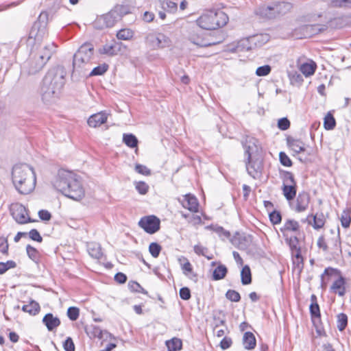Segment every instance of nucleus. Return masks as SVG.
Listing matches in <instances>:
<instances>
[{
    "mask_svg": "<svg viewBox=\"0 0 351 351\" xmlns=\"http://www.w3.org/2000/svg\"><path fill=\"white\" fill-rule=\"evenodd\" d=\"M53 187L63 195L79 201L85 195L81 178L73 171L61 169L52 181Z\"/></svg>",
    "mask_w": 351,
    "mask_h": 351,
    "instance_id": "1",
    "label": "nucleus"
},
{
    "mask_svg": "<svg viewBox=\"0 0 351 351\" xmlns=\"http://www.w3.org/2000/svg\"><path fill=\"white\" fill-rule=\"evenodd\" d=\"M66 72L62 66L48 71L41 86L42 99L45 104L55 102L60 96L65 84Z\"/></svg>",
    "mask_w": 351,
    "mask_h": 351,
    "instance_id": "2",
    "label": "nucleus"
},
{
    "mask_svg": "<svg viewBox=\"0 0 351 351\" xmlns=\"http://www.w3.org/2000/svg\"><path fill=\"white\" fill-rule=\"evenodd\" d=\"M12 180L16 190L23 195L32 192L36 183L35 173L27 164H17L13 167Z\"/></svg>",
    "mask_w": 351,
    "mask_h": 351,
    "instance_id": "3",
    "label": "nucleus"
},
{
    "mask_svg": "<svg viewBox=\"0 0 351 351\" xmlns=\"http://www.w3.org/2000/svg\"><path fill=\"white\" fill-rule=\"evenodd\" d=\"M94 51V46L90 43H85L80 47L73 56V73L85 75L90 70Z\"/></svg>",
    "mask_w": 351,
    "mask_h": 351,
    "instance_id": "4",
    "label": "nucleus"
},
{
    "mask_svg": "<svg viewBox=\"0 0 351 351\" xmlns=\"http://www.w3.org/2000/svg\"><path fill=\"white\" fill-rule=\"evenodd\" d=\"M228 21V16L222 11L214 9L205 10L197 19L196 24L206 30H215L224 26Z\"/></svg>",
    "mask_w": 351,
    "mask_h": 351,
    "instance_id": "5",
    "label": "nucleus"
},
{
    "mask_svg": "<svg viewBox=\"0 0 351 351\" xmlns=\"http://www.w3.org/2000/svg\"><path fill=\"white\" fill-rule=\"evenodd\" d=\"M56 47L54 43H49L37 51H32L25 63V66L28 67V73L34 74L40 71L51 58Z\"/></svg>",
    "mask_w": 351,
    "mask_h": 351,
    "instance_id": "6",
    "label": "nucleus"
},
{
    "mask_svg": "<svg viewBox=\"0 0 351 351\" xmlns=\"http://www.w3.org/2000/svg\"><path fill=\"white\" fill-rule=\"evenodd\" d=\"M145 42L146 45L153 50L169 47L171 45L170 38L159 32H152L147 34Z\"/></svg>",
    "mask_w": 351,
    "mask_h": 351,
    "instance_id": "7",
    "label": "nucleus"
},
{
    "mask_svg": "<svg viewBox=\"0 0 351 351\" xmlns=\"http://www.w3.org/2000/svg\"><path fill=\"white\" fill-rule=\"evenodd\" d=\"M337 275L335 278L330 287L331 292L338 294L339 296H343L346 294V280L345 278L339 275V272L337 269L327 268L325 269L324 273L322 275V287L323 288L326 287V282L324 281V276L328 275L332 276L335 274Z\"/></svg>",
    "mask_w": 351,
    "mask_h": 351,
    "instance_id": "8",
    "label": "nucleus"
},
{
    "mask_svg": "<svg viewBox=\"0 0 351 351\" xmlns=\"http://www.w3.org/2000/svg\"><path fill=\"white\" fill-rule=\"evenodd\" d=\"M46 16V14L41 13L38 17V20L33 24L29 34V43H32V41L39 43L44 38L47 32L46 26L44 22H40V20Z\"/></svg>",
    "mask_w": 351,
    "mask_h": 351,
    "instance_id": "9",
    "label": "nucleus"
},
{
    "mask_svg": "<svg viewBox=\"0 0 351 351\" xmlns=\"http://www.w3.org/2000/svg\"><path fill=\"white\" fill-rule=\"evenodd\" d=\"M119 21V16L112 9L107 14L97 16L93 23V25L98 29L111 27Z\"/></svg>",
    "mask_w": 351,
    "mask_h": 351,
    "instance_id": "10",
    "label": "nucleus"
},
{
    "mask_svg": "<svg viewBox=\"0 0 351 351\" xmlns=\"http://www.w3.org/2000/svg\"><path fill=\"white\" fill-rule=\"evenodd\" d=\"M10 212L13 219L18 223L25 224L31 222L27 209L19 203L12 204L10 206Z\"/></svg>",
    "mask_w": 351,
    "mask_h": 351,
    "instance_id": "11",
    "label": "nucleus"
},
{
    "mask_svg": "<svg viewBox=\"0 0 351 351\" xmlns=\"http://www.w3.org/2000/svg\"><path fill=\"white\" fill-rule=\"evenodd\" d=\"M160 224V219L154 215L143 217L138 221V226L151 234L159 230Z\"/></svg>",
    "mask_w": 351,
    "mask_h": 351,
    "instance_id": "12",
    "label": "nucleus"
},
{
    "mask_svg": "<svg viewBox=\"0 0 351 351\" xmlns=\"http://www.w3.org/2000/svg\"><path fill=\"white\" fill-rule=\"evenodd\" d=\"M309 202V195L307 193L302 191L299 193L294 202H290V207L296 213H302L307 210Z\"/></svg>",
    "mask_w": 351,
    "mask_h": 351,
    "instance_id": "13",
    "label": "nucleus"
},
{
    "mask_svg": "<svg viewBox=\"0 0 351 351\" xmlns=\"http://www.w3.org/2000/svg\"><path fill=\"white\" fill-rule=\"evenodd\" d=\"M182 206L193 213L198 212L199 202L195 196L191 194H186L180 199Z\"/></svg>",
    "mask_w": 351,
    "mask_h": 351,
    "instance_id": "14",
    "label": "nucleus"
},
{
    "mask_svg": "<svg viewBox=\"0 0 351 351\" xmlns=\"http://www.w3.org/2000/svg\"><path fill=\"white\" fill-rule=\"evenodd\" d=\"M246 169L248 174L254 178H258L262 170L261 162L258 159L253 160L251 158L247 160Z\"/></svg>",
    "mask_w": 351,
    "mask_h": 351,
    "instance_id": "15",
    "label": "nucleus"
},
{
    "mask_svg": "<svg viewBox=\"0 0 351 351\" xmlns=\"http://www.w3.org/2000/svg\"><path fill=\"white\" fill-rule=\"evenodd\" d=\"M258 141L254 137H247L244 143L245 154L247 156V159L250 160L258 151Z\"/></svg>",
    "mask_w": 351,
    "mask_h": 351,
    "instance_id": "16",
    "label": "nucleus"
},
{
    "mask_svg": "<svg viewBox=\"0 0 351 351\" xmlns=\"http://www.w3.org/2000/svg\"><path fill=\"white\" fill-rule=\"evenodd\" d=\"M108 114L105 111H101L98 113L91 115L88 121V125L91 128H97L105 123L107 121Z\"/></svg>",
    "mask_w": 351,
    "mask_h": 351,
    "instance_id": "17",
    "label": "nucleus"
},
{
    "mask_svg": "<svg viewBox=\"0 0 351 351\" xmlns=\"http://www.w3.org/2000/svg\"><path fill=\"white\" fill-rule=\"evenodd\" d=\"M298 69L306 77H308L315 73L317 64L313 60H308L305 62L300 63L298 65Z\"/></svg>",
    "mask_w": 351,
    "mask_h": 351,
    "instance_id": "18",
    "label": "nucleus"
},
{
    "mask_svg": "<svg viewBox=\"0 0 351 351\" xmlns=\"http://www.w3.org/2000/svg\"><path fill=\"white\" fill-rule=\"evenodd\" d=\"M287 143L289 147L295 154H298L305 151L304 143L300 139H296L292 137H288L287 138Z\"/></svg>",
    "mask_w": 351,
    "mask_h": 351,
    "instance_id": "19",
    "label": "nucleus"
},
{
    "mask_svg": "<svg viewBox=\"0 0 351 351\" xmlns=\"http://www.w3.org/2000/svg\"><path fill=\"white\" fill-rule=\"evenodd\" d=\"M256 14L261 18L271 19L276 17L275 12L272 3L268 5H263L260 6L256 10Z\"/></svg>",
    "mask_w": 351,
    "mask_h": 351,
    "instance_id": "20",
    "label": "nucleus"
},
{
    "mask_svg": "<svg viewBox=\"0 0 351 351\" xmlns=\"http://www.w3.org/2000/svg\"><path fill=\"white\" fill-rule=\"evenodd\" d=\"M43 322L49 331H52L60 324V319L53 316L52 313L46 314L43 319Z\"/></svg>",
    "mask_w": 351,
    "mask_h": 351,
    "instance_id": "21",
    "label": "nucleus"
},
{
    "mask_svg": "<svg viewBox=\"0 0 351 351\" xmlns=\"http://www.w3.org/2000/svg\"><path fill=\"white\" fill-rule=\"evenodd\" d=\"M274 12H275L276 17L280 14H285L289 12L292 5L289 3L286 2H275L272 3Z\"/></svg>",
    "mask_w": 351,
    "mask_h": 351,
    "instance_id": "22",
    "label": "nucleus"
},
{
    "mask_svg": "<svg viewBox=\"0 0 351 351\" xmlns=\"http://www.w3.org/2000/svg\"><path fill=\"white\" fill-rule=\"evenodd\" d=\"M86 332L92 337H97L99 339H102L104 337L106 338L111 337L110 333L106 330H102L99 326H90L88 328L86 329Z\"/></svg>",
    "mask_w": 351,
    "mask_h": 351,
    "instance_id": "23",
    "label": "nucleus"
},
{
    "mask_svg": "<svg viewBox=\"0 0 351 351\" xmlns=\"http://www.w3.org/2000/svg\"><path fill=\"white\" fill-rule=\"evenodd\" d=\"M292 261H293V270L300 274L303 267L304 262L303 258L301 255V252L295 251L294 254H292Z\"/></svg>",
    "mask_w": 351,
    "mask_h": 351,
    "instance_id": "24",
    "label": "nucleus"
},
{
    "mask_svg": "<svg viewBox=\"0 0 351 351\" xmlns=\"http://www.w3.org/2000/svg\"><path fill=\"white\" fill-rule=\"evenodd\" d=\"M280 177L282 180V186H297L293 173L287 171H280Z\"/></svg>",
    "mask_w": 351,
    "mask_h": 351,
    "instance_id": "25",
    "label": "nucleus"
},
{
    "mask_svg": "<svg viewBox=\"0 0 351 351\" xmlns=\"http://www.w3.org/2000/svg\"><path fill=\"white\" fill-rule=\"evenodd\" d=\"M160 7L165 12L174 14L178 10V4L171 0H158Z\"/></svg>",
    "mask_w": 351,
    "mask_h": 351,
    "instance_id": "26",
    "label": "nucleus"
},
{
    "mask_svg": "<svg viewBox=\"0 0 351 351\" xmlns=\"http://www.w3.org/2000/svg\"><path fill=\"white\" fill-rule=\"evenodd\" d=\"M307 22L318 23L319 22H326V17L322 12H309L304 16Z\"/></svg>",
    "mask_w": 351,
    "mask_h": 351,
    "instance_id": "27",
    "label": "nucleus"
},
{
    "mask_svg": "<svg viewBox=\"0 0 351 351\" xmlns=\"http://www.w3.org/2000/svg\"><path fill=\"white\" fill-rule=\"evenodd\" d=\"M243 342L244 348L246 350H252L256 345L255 336L251 332H245L243 338Z\"/></svg>",
    "mask_w": 351,
    "mask_h": 351,
    "instance_id": "28",
    "label": "nucleus"
},
{
    "mask_svg": "<svg viewBox=\"0 0 351 351\" xmlns=\"http://www.w3.org/2000/svg\"><path fill=\"white\" fill-rule=\"evenodd\" d=\"M311 217H313V223H312L309 221V223L311 224L315 229L319 230L324 227L326 219L323 213H316L315 215H308L307 219H309Z\"/></svg>",
    "mask_w": 351,
    "mask_h": 351,
    "instance_id": "29",
    "label": "nucleus"
},
{
    "mask_svg": "<svg viewBox=\"0 0 351 351\" xmlns=\"http://www.w3.org/2000/svg\"><path fill=\"white\" fill-rule=\"evenodd\" d=\"M188 39L191 43L199 47H208L211 45L210 43L206 42L201 36L195 32L190 33Z\"/></svg>",
    "mask_w": 351,
    "mask_h": 351,
    "instance_id": "30",
    "label": "nucleus"
},
{
    "mask_svg": "<svg viewBox=\"0 0 351 351\" xmlns=\"http://www.w3.org/2000/svg\"><path fill=\"white\" fill-rule=\"evenodd\" d=\"M88 252L90 256L96 259H100L103 253L100 245L97 243H90L88 245Z\"/></svg>",
    "mask_w": 351,
    "mask_h": 351,
    "instance_id": "31",
    "label": "nucleus"
},
{
    "mask_svg": "<svg viewBox=\"0 0 351 351\" xmlns=\"http://www.w3.org/2000/svg\"><path fill=\"white\" fill-rule=\"evenodd\" d=\"M282 193L289 202L293 200L297 193V186H282Z\"/></svg>",
    "mask_w": 351,
    "mask_h": 351,
    "instance_id": "32",
    "label": "nucleus"
},
{
    "mask_svg": "<svg viewBox=\"0 0 351 351\" xmlns=\"http://www.w3.org/2000/svg\"><path fill=\"white\" fill-rule=\"evenodd\" d=\"M24 312L28 313L29 315H35L40 311V306L38 303L32 300L29 304H25L22 307Z\"/></svg>",
    "mask_w": 351,
    "mask_h": 351,
    "instance_id": "33",
    "label": "nucleus"
},
{
    "mask_svg": "<svg viewBox=\"0 0 351 351\" xmlns=\"http://www.w3.org/2000/svg\"><path fill=\"white\" fill-rule=\"evenodd\" d=\"M166 346L168 351H178L182 349V342L180 339L174 337L171 340L167 341Z\"/></svg>",
    "mask_w": 351,
    "mask_h": 351,
    "instance_id": "34",
    "label": "nucleus"
},
{
    "mask_svg": "<svg viewBox=\"0 0 351 351\" xmlns=\"http://www.w3.org/2000/svg\"><path fill=\"white\" fill-rule=\"evenodd\" d=\"M178 261L180 263L183 274L185 276H189L193 272V267L189 260L186 258L182 256L178 259Z\"/></svg>",
    "mask_w": 351,
    "mask_h": 351,
    "instance_id": "35",
    "label": "nucleus"
},
{
    "mask_svg": "<svg viewBox=\"0 0 351 351\" xmlns=\"http://www.w3.org/2000/svg\"><path fill=\"white\" fill-rule=\"evenodd\" d=\"M227 271V267L224 265L220 264L214 269L213 278L215 280H221L226 276Z\"/></svg>",
    "mask_w": 351,
    "mask_h": 351,
    "instance_id": "36",
    "label": "nucleus"
},
{
    "mask_svg": "<svg viewBox=\"0 0 351 351\" xmlns=\"http://www.w3.org/2000/svg\"><path fill=\"white\" fill-rule=\"evenodd\" d=\"M123 141L130 148L136 147L138 145V139L132 134H124L123 136Z\"/></svg>",
    "mask_w": 351,
    "mask_h": 351,
    "instance_id": "37",
    "label": "nucleus"
},
{
    "mask_svg": "<svg viewBox=\"0 0 351 351\" xmlns=\"http://www.w3.org/2000/svg\"><path fill=\"white\" fill-rule=\"evenodd\" d=\"M241 282L243 285H249L252 282L250 269L247 265L243 267L241 272Z\"/></svg>",
    "mask_w": 351,
    "mask_h": 351,
    "instance_id": "38",
    "label": "nucleus"
},
{
    "mask_svg": "<svg viewBox=\"0 0 351 351\" xmlns=\"http://www.w3.org/2000/svg\"><path fill=\"white\" fill-rule=\"evenodd\" d=\"M134 36V32L130 29H120L117 34V37L119 40H129Z\"/></svg>",
    "mask_w": 351,
    "mask_h": 351,
    "instance_id": "39",
    "label": "nucleus"
},
{
    "mask_svg": "<svg viewBox=\"0 0 351 351\" xmlns=\"http://www.w3.org/2000/svg\"><path fill=\"white\" fill-rule=\"evenodd\" d=\"M310 312L313 317H319L320 311L319 306L317 303V298L315 295H311V304L310 305Z\"/></svg>",
    "mask_w": 351,
    "mask_h": 351,
    "instance_id": "40",
    "label": "nucleus"
},
{
    "mask_svg": "<svg viewBox=\"0 0 351 351\" xmlns=\"http://www.w3.org/2000/svg\"><path fill=\"white\" fill-rule=\"evenodd\" d=\"M336 125L335 119L330 112H328L324 119V127L327 130H332Z\"/></svg>",
    "mask_w": 351,
    "mask_h": 351,
    "instance_id": "41",
    "label": "nucleus"
},
{
    "mask_svg": "<svg viewBox=\"0 0 351 351\" xmlns=\"http://www.w3.org/2000/svg\"><path fill=\"white\" fill-rule=\"evenodd\" d=\"M112 10L119 16V20H120L123 16L130 13V8L128 5H117Z\"/></svg>",
    "mask_w": 351,
    "mask_h": 351,
    "instance_id": "42",
    "label": "nucleus"
},
{
    "mask_svg": "<svg viewBox=\"0 0 351 351\" xmlns=\"http://www.w3.org/2000/svg\"><path fill=\"white\" fill-rule=\"evenodd\" d=\"M27 254L30 259L34 262H38L39 260V252L34 247L30 245H27L26 247Z\"/></svg>",
    "mask_w": 351,
    "mask_h": 351,
    "instance_id": "43",
    "label": "nucleus"
},
{
    "mask_svg": "<svg viewBox=\"0 0 351 351\" xmlns=\"http://www.w3.org/2000/svg\"><path fill=\"white\" fill-rule=\"evenodd\" d=\"M108 69V66L106 64H102L95 67L88 74L89 76L101 75L105 73Z\"/></svg>",
    "mask_w": 351,
    "mask_h": 351,
    "instance_id": "44",
    "label": "nucleus"
},
{
    "mask_svg": "<svg viewBox=\"0 0 351 351\" xmlns=\"http://www.w3.org/2000/svg\"><path fill=\"white\" fill-rule=\"evenodd\" d=\"M331 243L332 245V249L334 250L335 252L341 253L342 250L341 246L339 232L334 235V237L331 239Z\"/></svg>",
    "mask_w": 351,
    "mask_h": 351,
    "instance_id": "45",
    "label": "nucleus"
},
{
    "mask_svg": "<svg viewBox=\"0 0 351 351\" xmlns=\"http://www.w3.org/2000/svg\"><path fill=\"white\" fill-rule=\"evenodd\" d=\"M134 184L135 186L136 190L141 195H145L149 191V185L143 181L134 182Z\"/></svg>",
    "mask_w": 351,
    "mask_h": 351,
    "instance_id": "46",
    "label": "nucleus"
},
{
    "mask_svg": "<svg viewBox=\"0 0 351 351\" xmlns=\"http://www.w3.org/2000/svg\"><path fill=\"white\" fill-rule=\"evenodd\" d=\"M337 328L340 331L345 329L348 324V317L344 313H339L337 315Z\"/></svg>",
    "mask_w": 351,
    "mask_h": 351,
    "instance_id": "47",
    "label": "nucleus"
},
{
    "mask_svg": "<svg viewBox=\"0 0 351 351\" xmlns=\"http://www.w3.org/2000/svg\"><path fill=\"white\" fill-rule=\"evenodd\" d=\"M284 229L288 231L295 232L299 229V223L293 219H288L284 224Z\"/></svg>",
    "mask_w": 351,
    "mask_h": 351,
    "instance_id": "48",
    "label": "nucleus"
},
{
    "mask_svg": "<svg viewBox=\"0 0 351 351\" xmlns=\"http://www.w3.org/2000/svg\"><path fill=\"white\" fill-rule=\"evenodd\" d=\"M194 252L197 254V255H202V256H204L205 257H206L208 259H212L213 258V255L211 256H208L206 254L208 252V249L204 246H202V245H195L194 246Z\"/></svg>",
    "mask_w": 351,
    "mask_h": 351,
    "instance_id": "49",
    "label": "nucleus"
},
{
    "mask_svg": "<svg viewBox=\"0 0 351 351\" xmlns=\"http://www.w3.org/2000/svg\"><path fill=\"white\" fill-rule=\"evenodd\" d=\"M341 226L344 228H348L350 225L351 217L348 211L343 210L341 215Z\"/></svg>",
    "mask_w": 351,
    "mask_h": 351,
    "instance_id": "50",
    "label": "nucleus"
},
{
    "mask_svg": "<svg viewBox=\"0 0 351 351\" xmlns=\"http://www.w3.org/2000/svg\"><path fill=\"white\" fill-rule=\"evenodd\" d=\"M149 251L153 257L157 258L161 251V246L157 243H152L149 245Z\"/></svg>",
    "mask_w": 351,
    "mask_h": 351,
    "instance_id": "51",
    "label": "nucleus"
},
{
    "mask_svg": "<svg viewBox=\"0 0 351 351\" xmlns=\"http://www.w3.org/2000/svg\"><path fill=\"white\" fill-rule=\"evenodd\" d=\"M80 310L77 307H69L67 310V315L72 321H75L79 317Z\"/></svg>",
    "mask_w": 351,
    "mask_h": 351,
    "instance_id": "52",
    "label": "nucleus"
},
{
    "mask_svg": "<svg viewBox=\"0 0 351 351\" xmlns=\"http://www.w3.org/2000/svg\"><path fill=\"white\" fill-rule=\"evenodd\" d=\"M226 296L229 300L234 302H239L241 299L239 292L234 290H228L226 292Z\"/></svg>",
    "mask_w": 351,
    "mask_h": 351,
    "instance_id": "53",
    "label": "nucleus"
},
{
    "mask_svg": "<svg viewBox=\"0 0 351 351\" xmlns=\"http://www.w3.org/2000/svg\"><path fill=\"white\" fill-rule=\"evenodd\" d=\"M333 7L348 8L351 6V0H331Z\"/></svg>",
    "mask_w": 351,
    "mask_h": 351,
    "instance_id": "54",
    "label": "nucleus"
},
{
    "mask_svg": "<svg viewBox=\"0 0 351 351\" xmlns=\"http://www.w3.org/2000/svg\"><path fill=\"white\" fill-rule=\"evenodd\" d=\"M271 66L269 65H264L257 68L256 74L258 76H266L271 72Z\"/></svg>",
    "mask_w": 351,
    "mask_h": 351,
    "instance_id": "55",
    "label": "nucleus"
},
{
    "mask_svg": "<svg viewBox=\"0 0 351 351\" xmlns=\"http://www.w3.org/2000/svg\"><path fill=\"white\" fill-rule=\"evenodd\" d=\"M99 51L101 54H106L110 56L115 55L114 47L110 45H104L99 49Z\"/></svg>",
    "mask_w": 351,
    "mask_h": 351,
    "instance_id": "56",
    "label": "nucleus"
},
{
    "mask_svg": "<svg viewBox=\"0 0 351 351\" xmlns=\"http://www.w3.org/2000/svg\"><path fill=\"white\" fill-rule=\"evenodd\" d=\"M135 171L141 175L143 176H149L151 175V171L145 165L141 164H136L135 165Z\"/></svg>",
    "mask_w": 351,
    "mask_h": 351,
    "instance_id": "57",
    "label": "nucleus"
},
{
    "mask_svg": "<svg viewBox=\"0 0 351 351\" xmlns=\"http://www.w3.org/2000/svg\"><path fill=\"white\" fill-rule=\"evenodd\" d=\"M279 159L280 163L285 167H291L292 165L291 159L285 152L279 154Z\"/></svg>",
    "mask_w": 351,
    "mask_h": 351,
    "instance_id": "58",
    "label": "nucleus"
},
{
    "mask_svg": "<svg viewBox=\"0 0 351 351\" xmlns=\"http://www.w3.org/2000/svg\"><path fill=\"white\" fill-rule=\"evenodd\" d=\"M269 219L273 224H278L280 223L282 217L280 212L274 210L269 214Z\"/></svg>",
    "mask_w": 351,
    "mask_h": 351,
    "instance_id": "59",
    "label": "nucleus"
},
{
    "mask_svg": "<svg viewBox=\"0 0 351 351\" xmlns=\"http://www.w3.org/2000/svg\"><path fill=\"white\" fill-rule=\"evenodd\" d=\"M63 348L65 351H75V344L71 337H67L63 342Z\"/></svg>",
    "mask_w": 351,
    "mask_h": 351,
    "instance_id": "60",
    "label": "nucleus"
},
{
    "mask_svg": "<svg viewBox=\"0 0 351 351\" xmlns=\"http://www.w3.org/2000/svg\"><path fill=\"white\" fill-rule=\"evenodd\" d=\"M237 51H243V50H250L251 49V46L249 45V40L248 39H242L241 40L237 46Z\"/></svg>",
    "mask_w": 351,
    "mask_h": 351,
    "instance_id": "61",
    "label": "nucleus"
},
{
    "mask_svg": "<svg viewBox=\"0 0 351 351\" xmlns=\"http://www.w3.org/2000/svg\"><path fill=\"white\" fill-rule=\"evenodd\" d=\"M298 240L297 237H294L290 238L289 246H290V248L291 250V254H294L295 251L301 252L300 248L299 247H298Z\"/></svg>",
    "mask_w": 351,
    "mask_h": 351,
    "instance_id": "62",
    "label": "nucleus"
},
{
    "mask_svg": "<svg viewBox=\"0 0 351 351\" xmlns=\"http://www.w3.org/2000/svg\"><path fill=\"white\" fill-rule=\"evenodd\" d=\"M180 297L184 300H188L191 298V291L188 287H182L180 289Z\"/></svg>",
    "mask_w": 351,
    "mask_h": 351,
    "instance_id": "63",
    "label": "nucleus"
},
{
    "mask_svg": "<svg viewBox=\"0 0 351 351\" xmlns=\"http://www.w3.org/2000/svg\"><path fill=\"white\" fill-rule=\"evenodd\" d=\"M278 126L282 130H286L289 128L290 122L287 118H282L278 120Z\"/></svg>",
    "mask_w": 351,
    "mask_h": 351,
    "instance_id": "64",
    "label": "nucleus"
}]
</instances>
